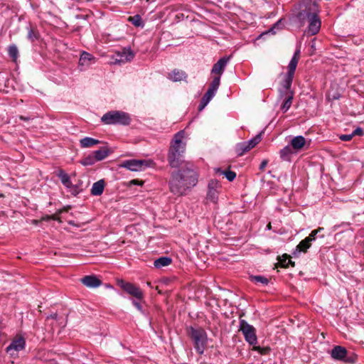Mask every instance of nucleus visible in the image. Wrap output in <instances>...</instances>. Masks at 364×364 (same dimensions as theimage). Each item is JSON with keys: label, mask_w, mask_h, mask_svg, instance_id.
Segmentation results:
<instances>
[{"label": "nucleus", "mask_w": 364, "mask_h": 364, "mask_svg": "<svg viewBox=\"0 0 364 364\" xmlns=\"http://www.w3.org/2000/svg\"><path fill=\"white\" fill-rule=\"evenodd\" d=\"M171 262L172 259L168 257H161L154 261V264L156 268H161L168 266Z\"/></svg>", "instance_id": "nucleus-24"}, {"label": "nucleus", "mask_w": 364, "mask_h": 364, "mask_svg": "<svg viewBox=\"0 0 364 364\" xmlns=\"http://www.w3.org/2000/svg\"><path fill=\"white\" fill-rule=\"evenodd\" d=\"M208 103L209 102L203 97L198 106V110H203Z\"/></svg>", "instance_id": "nucleus-44"}, {"label": "nucleus", "mask_w": 364, "mask_h": 364, "mask_svg": "<svg viewBox=\"0 0 364 364\" xmlns=\"http://www.w3.org/2000/svg\"><path fill=\"white\" fill-rule=\"evenodd\" d=\"M208 103L209 102L203 97L198 106V110H203Z\"/></svg>", "instance_id": "nucleus-45"}, {"label": "nucleus", "mask_w": 364, "mask_h": 364, "mask_svg": "<svg viewBox=\"0 0 364 364\" xmlns=\"http://www.w3.org/2000/svg\"><path fill=\"white\" fill-rule=\"evenodd\" d=\"M293 95H289L287 97V98L284 100L282 107L281 109L284 113L287 112V110L291 107V102H292Z\"/></svg>", "instance_id": "nucleus-34"}, {"label": "nucleus", "mask_w": 364, "mask_h": 364, "mask_svg": "<svg viewBox=\"0 0 364 364\" xmlns=\"http://www.w3.org/2000/svg\"><path fill=\"white\" fill-rule=\"evenodd\" d=\"M93 153L82 159L80 161L83 166H92L96 162Z\"/></svg>", "instance_id": "nucleus-33"}, {"label": "nucleus", "mask_w": 364, "mask_h": 364, "mask_svg": "<svg viewBox=\"0 0 364 364\" xmlns=\"http://www.w3.org/2000/svg\"><path fill=\"white\" fill-rule=\"evenodd\" d=\"M187 334L193 343L194 348L199 355L204 353L208 343L206 331L200 326H189L186 328Z\"/></svg>", "instance_id": "nucleus-3"}, {"label": "nucleus", "mask_w": 364, "mask_h": 364, "mask_svg": "<svg viewBox=\"0 0 364 364\" xmlns=\"http://www.w3.org/2000/svg\"><path fill=\"white\" fill-rule=\"evenodd\" d=\"M250 150V149H249V146H247V144L245 141L238 143L235 146V152L237 153V156H242L245 153L249 151Z\"/></svg>", "instance_id": "nucleus-29"}, {"label": "nucleus", "mask_w": 364, "mask_h": 364, "mask_svg": "<svg viewBox=\"0 0 364 364\" xmlns=\"http://www.w3.org/2000/svg\"><path fill=\"white\" fill-rule=\"evenodd\" d=\"M262 139V137H261V134H259L257 135H256L254 138H252V139L249 140V141H245L247 144V146H249V149H252V148H254L257 144H259V142L261 141Z\"/></svg>", "instance_id": "nucleus-35"}, {"label": "nucleus", "mask_w": 364, "mask_h": 364, "mask_svg": "<svg viewBox=\"0 0 364 364\" xmlns=\"http://www.w3.org/2000/svg\"><path fill=\"white\" fill-rule=\"evenodd\" d=\"M58 177L60 179L61 183L64 186L67 188H69L72 186V182L70 181V176L65 172L64 170L60 169L57 173Z\"/></svg>", "instance_id": "nucleus-22"}, {"label": "nucleus", "mask_w": 364, "mask_h": 364, "mask_svg": "<svg viewBox=\"0 0 364 364\" xmlns=\"http://www.w3.org/2000/svg\"><path fill=\"white\" fill-rule=\"evenodd\" d=\"M305 143L306 139L303 136H296L291 139L290 146L294 150L298 151L304 146Z\"/></svg>", "instance_id": "nucleus-18"}, {"label": "nucleus", "mask_w": 364, "mask_h": 364, "mask_svg": "<svg viewBox=\"0 0 364 364\" xmlns=\"http://www.w3.org/2000/svg\"><path fill=\"white\" fill-rule=\"evenodd\" d=\"M280 157L282 160L287 161L289 156L293 154V149L290 145H287L280 150Z\"/></svg>", "instance_id": "nucleus-28"}, {"label": "nucleus", "mask_w": 364, "mask_h": 364, "mask_svg": "<svg viewBox=\"0 0 364 364\" xmlns=\"http://www.w3.org/2000/svg\"><path fill=\"white\" fill-rule=\"evenodd\" d=\"M252 350L258 352L261 355H267L271 350L269 347H260V346H257L255 345L253 346Z\"/></svg>", "instance_id": "nucleus-39"}, {"label": "nucleus", "mask_w": 364, "mask_h": 364, "mask_svg": "<svg viewBox=\"0 0 364 364\" xmlns=\"http://www.w3.org/2000/svg\"><path fill=\"white\" fill-rule=\"evenodd\" d=\"M38 32L31 28L28 32V35H27V38L28 40H30L31 41L33 42L35 40L38 39Z\"/></svg>", "instance_id": "nucleus-40"}, {"label": "nucleus", "mask_w": 364, "mask_h": 364, "mask_svg": "<svg viewBox=\"0 0 364 364\" xmlns=\"http://www.w3.org/2000/svg\"><path fill=\"white\" fill-rule=\"evenodd\" d=\"M198 181V174L194 168V165L192 163L185 164L181 168L171 173L168 188L175 196H183L196 186Z\"/></svg>", "instance_id": "nucleus-1"}, {"label": "nucleus", "mask_w": 364, "mask_h": 364, "mask_svg": "<svg viewBox=\"0 0 364 364\" xmlns=\"http://www.w3.org/2000/svg\"><path fill=\"white\" fill-rule=\"evenodd\" d=\"M100 141L97 139L86 136L80 141V146L82 148H88L100 144Z\"/></svg>", "instance_id": "nucleus-23"}, {"label": "nucleus", "mask_w": 364, "mask_h": 364, "mask_svg": "<svg viewBox=\"0 0 364 364\" xmlns=\"http://www.w3.org/2000/svg\"><path fill=\"white\" fill-rule=\"evenodd\" d=\"M132 304L139 311L142 312V306L139 301L136 300L132 301Z\"/></svg>", "instance_id": "nucleus-48"}, {"label": "nucleus", "mask_w": 364, "mask_h": 364, "mask_svg": "<svg viewBox=\"0 0 364 364\" xmlns=\"http://www.w3.org/2000/svg\"><path fill=\"white\" fill-rule=\"evenodd\" d=\"M230 59V56H224L220 58L217 63H215L212 69L211 74L214 75L213 77H219V83L220 84V77L225 71V68L227 66L229 60Z\"/></svg>", "instance_id": "nucleus-13"}, {"label": "nucleus", "mask_w": 364, "mask_h": 364, "mask_svg": "<svg viewBox=\"0 0 364 364\" xmlns=\"http://www.w3.org/2000/svg\"><path fill=\"white\" fill-rule=\"evenodd\" d=\"M26 341L21 335H16L11 341V343L6 347V351L11 356L14 357L16 353L25 348Z\"/></svg>", "instance_id": "nucleus-10"}, {"label": "nucleus", "mask_w": 364, "mask_h": 364, "mask_svg": "<svg viewBox=\"0 0 364 364\" xmlns=\"http://www.w3.org/2000/svg\"><path fill=\"white\" fill-rule=\"evenodd\" d=\"M105 186V183L103 179L94 183L90 191L91 195L96 196H101L103 193Z\"/></svg>", "instance_id": "nucleus-17"}, {"label": "nucleus", "mask_w": 364, "mask_h": 364, "mask_svg": "<svg viewBox=\"0 0 364 364\" xmlns=\"http://www.w3.org/2000/svg\"><path fill=\"white\" fill-rule=\"evenodd\" d=\"M287 264H288V267H289V265L292 266V267H294L295 264H294V262H292L290 258L289 257V259H288V262H287Z\"/></svg>", "instance_id": "nucleus-52"}, {"label": "nucleus", "mask_w": 364, "mask_h": 364, "mask_svg": "<svg viewBox=\"0 0 364 364\" xmlns=\"http://www.w3.org/2000/svg\"><path fill=\"white\" fill-rule=\"evenodd\" d=\"M219 77H213L207 92L203 97L208 102H210L211 99L215 96L218 89L219 88Z\"/></svg>", "instance_id": "nucleus-14"}, {"label": "nucleus", "mask_w": 364, "mask_h": 364, "mask_svg": "<svg viewBox=\"0 0 364 364\" xmlns=\"http://www.w3.org/2000/svg\"><path fill=\"white\" fill-rule=\"evenodd\" d=\"M319 11L318 0H299L296 17L304 23L310 15L319 14Z\"/></svg>", "instance_id": "nucleus-4"}, {"label": "nucleus", "mask_w": 364, "mask_h": 364, "mask_svg": "<svg viewBox=\"0 0 364 364\" xmlns=\"http://www.w3.org/2000/svg\"><path fill=\"white\" fill-rule=\"evenodd\" d=\"M19 118H20V119L23 120V121H28L30 119V117H24V116H22V115H21L19 117Z\"/></svg>", "instance_id": "nucleus-53"}, {"label": "nucleus", "mask_w": 364, "mask_h": 364, "mask_svg": "<svg viewBox=\"0 0 364 364\" xmlns=\"http://www.w3.org/2000/svg\"><path fill=\"white\" fill-rule=\"evenodd\" d=\"M80 281L85 286L89 288H96L102 284V281L94 274L85 276Z\"/></svg>", "instance_id": "nucleus-15"}, {"label": "nucleus", "mask_w": 364, "mask_h": 364, "mask_svg": "<svg viewBox=\"0 0 364 364\" xmlns=\"http://www.w3.org/2000/svg\"><path fill=\"white\" fill-rule=\"evenodd\" d=\"M59 215H60V213H58V210H57L55 214L48 216L47 220H55L59 223H61L62 221L59 217Z\"/></svg>", "instance_id": "nucleus-43"}, {"label": "nucleus", "mask_w": 364, "mask_h": 364, "mask_svg": "<svg viewBox=\"0 0 364 364\" xmlns=\"http://www.w3.org/2000/svg\"><path fill=\"white\" fill-rule=\"evenodd\" d=\"M353 136V134H352V133L350 134H341L339 136V139L343 141H348L352 139Z\"/></svg>", "instance_id": "nucleus-46"}, {"label": "nucleus", "mask_w": 364, "mask_h": 364, "mask_svg": "<svg viewBox=\"0 0 364 364\" xmlns=\"http://www.w3.org/2000/svg\"><path fill=\"white\" fill-rule=\"evenodd\" d=\"M68 223H69L70 225H75V224L74 221H72V220L68 221Z\"/></svg>", "instance_id": "nucleus-55"}, {"label": "nucleus", "mask_w": 364, "mask_h": 364, "mask_svg": "<svg viewBox=\"0 0 364 364\" xmlns=\"http://www.w3.org/2000/svg\"><path fill=\"white\" fill-rule=\"evenodd\" d=\"M250 280L255 284L261 283L262 285L266 286L269 284V279L262 275H250Z\"/></svg>", "instance_id": "nucleus-30"}, {"label": "nucleus", "mask_w": 364, "mask_h": 364, "mask_svg": "<svg viewBox=\"0 0 364 364\" xmlns=\"http://www.w3.org/2000/svg\"><path fill=\"white\" fill-rule=\"evenodd\" d=\"M324 229L323 228H318L316 230H314L311 231V232L309 234L308 237H306L305 239L308 240L309 242L311 244L312 241H314L316 238V235L321 231H323Z\"/></svg>", "instance_id": "nucleus-37"}, {"label": "nucleus", "mask_w": 364, "mask_h": 364, "mask_svg": "<svg viewBox=\"0 0 364 364\" xmlns=\"http://www.w3.org/2000/svg\"><path fill=\"white\" fill-rule=\"evenodd\" d=\"M352 134L354 136H363L364 131L361 127H357L353 132Z\"/></svg>", "instance_id": "nucleus-47"}, {"label": "nucleus", "mask_w": 364, "mask_h": 364, "mask_svg": "<svg viewBox=\"0 0 364 364\" xmlns=\"http://www.w3.org/2000/svg\"><path fill=\"white\" fill-rule=\"evenodd\" d=\"M318 237H320L323 238V237H324V235H319Z\"/></svg>", "instance_id": "nucleus-56"}, {"label": "nucleus", "mask_w": 364, "mask_h": 364, "mask_svg": "<svg viewBox=\"0 0 364 364\" xmlns=\"http://www.w3.org/2000/svg\"><path fill=\"white\" fill-rule=\"evenodd\" d=\"M184 135L185 132L183 130L178 132L174 135L173 141L170 146L167 159L171 168H181L182 166H184L185 164L190 163L184 160L186 146L182 142Z\"/></svg>", "instance_id": "nucleus-2"}, {"label": "nucleus", "mask_w": 364, "mask_h": 364, "mask_svg": "<svg viewBox=\"0 0 364 364\" xmlns=\"http://www.w3.org/2000/svg\"><path fill=\"white\" fill-rule=\"evenodd\" d=\"M8 54L14 61L16 60L18 57V50L16 45L13 44L9 46Z\"/></svg>", "instance_id": "nucleus-31"}, {"label": "nucleus", "mask_w": 364, "mask_h": 364, "mask_svg": "<svg viewBox=\"0 0 364 364\" xmlns=\"http://www.w3.org/2000/svg\"><path fill=\"white\" fill-rule=\"evenodd\" d=\"M129 21L135 26H143V22L139 15H135L129 18Z\"/></svg>", "instance_id": "nucleus-38"}, {"label": "nucleus", "mask_w": 364, "mask_h": 364, "mask_svg": "<svg viewBox=\"0 0 364 364\" xmlns=\"http://www.w3.org/2000/svg\"><path fill=\"white\" fill-rule=\"evenodd\" d=\"M57 318H58V314H57L56 313L53 314H50V316H48L47 317V318H48H48H52V319H55V320H56V319H57Z\"/></svg>", "instance_id": "nucleus-51"}, {"label": "nucleus", "mask_w": 364, "mask_h": 364, "mask_svg": "<svg viewBox=\"0 0 364 364\" xmlns=\"http://www.w3.org/2000/svg\"><path fill=\"white\" fill-rule=\"evenodd\" d=\"M2 197H4V195L0 193V198H2Z\"/></svg>", "instance_id": "nucleus-57"}, {"label": "nucleus", "mask_w": 364, "mask_h": 364, "mask_svg": "<svg viewBox=\"0 0 364 364\" xmlns=\"http://www.w3.org/2000/svg\"><path fill=\"white\" fill-rule=\"evenodd\" d=\"M215 172L224 175L229 181H232L236 178V173L230 170L223 171L221 168H218L215 169Z\"/></svg>", "instance_id": "nucleus-26"}, {"label": "nucleus", "mask_w": 364, "mask_h": 364, "mask_svg": "<svg viewBox=\"0 0 364 364\" xmlns=\"http://www.w3.org/2000/svg\"><path fill=\"white\" fill-rule=\"evenodd\" d=\"M120 57H121V58L119 60L120 62L121 61L122 62H124V61L129 62L134 58V53H133L132 50H131L130 48L124 49Z\"/></svg>", "instance_id": "nucleus-27"}, {"label": "nucleus", "mask_w": 364, "mask_h": 364, "mask_svg": "<svg viewBox=\"0 0 364 364\" xmlns=\"http://www.w3.org/2000/svg\"><path fill=\"white\" fill-rule=\"evenodd\" d=\"M221 188V185L218 181L215 179L209 181L206 195L207 201L215 204L217 203Z\"/></svg>", "instance_id": "nucleus-8"}, {"label": "nucleus", "mask_w": 364, "mask_h": 364, "mask_svg": "<svg viewBox=\"0 0 364 364\" xmlns=\"http://www.w3.org/2000/svg\"><path fill=\"white\" fill-rule=\"evenodd\" d=\"M94 59L92 55L87 52H83L80 55L79 65L82 66L89 65L90 62Z\"/></svg>", "instance_id": "nucleus-25"}, {"label": "nucleus", "mask_w": 364, "mask_h": 364, "mask_svg": "<svg viewBox=\"0 0 364 364\" xmlns=\"http://www.w3.org/2000/svg\"><path fill=\"white\" fill-rule=\"evenodd\" d=\"M309 22L307 27V33L309 35L314 36L317 34L321 28V21L319 18L318 14L310 15L306 18V21Z\"/></svg>", "instance_id": "nucleus-12"}, {"label": "nucleus", "mask_w": 364, "mask_h": 364, "mask_svg": "<svg viewBox=\"0 0 364 364\" xmlns=\"http://www.w3.org/2000/svg\"><path fill=\"white\" fill-rule=\"evenodd\" d=\"M150 164V161L129 159L123 161L119 165V167L125 168L132 171H140L144 170L145 168L149 166Z\"/></svg>", "instance_id": "nucleus-9"}, {"label": "nucleus", "mask_w": 364, "mask_h": 364, "mask_svg": "<svg viewBox=\"0 0 364 364\" xmlns=\"http://www.w3.org/2000/svg\"><path fill=\"white\" fill-rule=\"evenodd\" d=\"M240 331L244 335L245 341L250 345L254 346L257 343L255 328L249 324L245 320L240 321Z\"/></svg>", "instance_id": "nucleus-7"}, {"label": "nucleus", "mask_w": 364, "mask_h": 364, "mask_svg": "<svg viewBox=\"0 0 364 364\" xmlns=\"http://www.w3.org/2000/svg\"><path fill=\"white\" fill-rule=\"evenodd\" d=\"M311 244L306 239L301 240L296 247L295 251L293 252L294 257H297L300 252H306L307 250L310 248Z\"/></svg>", "instance_id": "nucleus-21"}, {"label": "nucleus", "mask_w": 364, "mask_h": 364, "mask_svg": "<svg viewBox=\"0 0 364 364\" xmlns=\"http://www.w3.org/2000/svg\"><path fill=\"white\" fill-rule=\"evenodd\" d=\"M282 19H279L277 23H275L274 26L270 28L269 32L275 33L274 29H282Z\"/></svg>", "instance_id": "nucleus-42"}, {"label": "nucleus", "mask_w": 364, "mask_h": 364, "mask_svg": "<svg viewBox=\"0 0 364 364\" xmlns=\"http://www.w3.org/2000/svg\"><path fill=\"white\" fill-rule=\"evenodd\" d=\"M289 256L287 254L283 255L279 259V263L280 264L282 267L287 268L288 267V259Z\"/></svg>", "instance_id": "nucleus-41"}, {"label": "nucleus", "mask_w": 364, "mask_h": 364, "mask_svg": "<svg viewBox=\"0 0 364 364\" xmlns=\"http://www.w3.org/2000/svg\"><path fill=\"white\" fill-rule=\"evenodd\" d=\"M331 355L336 360H345L347 350L343 346H336L332 349Z\"/></svg>", "instance_id": "nucleus-16"}, {"label": "nucleus", "mask_w": 364, "mask_h": 364, "mask_svg": "<svg viewBox=\"0 0 364 364\" xmlns=\"http://www.w3.org/2000/svg\"><path fill=\"white\" fill-rule=\"evenodd\" d=\"M132 183H134V184H138V185H142L143 184V182H139L137 180H133L132 181Z\"/></svg>", "instance_id": "nucleus-54"}, {"label": "nucleus", "mask_w": 364, "mask_h": 364, "mask_svg": "<svg viewBox=\"0 0 364 364\" xmlns=\"http://www.w3.org/2000/svg\"><path fill=\"white\" fill-rule=\"evenodd\" d=\"M70 209H71V206L67 205V206L63 207V208L58 210V213L62 214L63 213L68 212V210Z\"/></svg>", "instance_id": "nucleus-49"}, {"label": "nucleus", "mask_w": 364, "mask_h": 364, "mask_svg": "<svg viewBox=\"0 0 364 364\" xmlns=\"http://www.w3.org/2000/svg\"><path fill=\"white\" fill-rule=\"evenodd\" d=\"M82 182L80 180H79L77 183L75 185L72 183V186L69 188V189H70L71 193L75 196L78 195L80 192L82 191Z\"/></svg>", "instance_id": "nucleus-32"}, {"label": "nucleus", "mask_w": 364, "mask_h": 364, "mask_svg": "<svg viewBox=\"0 0 364 364\" xmlns=\"http://www.w3.org/2000/svg\"><path fill=\"white\" fill-rule=\"evenodd\" d=\"M324 229L323 228H318L316 230H314L311 231V232L309 234L308 237H306L305 239L308 240L309 242L311 244L312 241H314L316 238V235L321 231H323Z\"/></svg>", "instance_id": "nucleus-36"}, {"label": "nucleus", "mask_w": 364, "mask_h": 364, "mask_svg": "<svg viewBox=\"0 0 364 364\" xmlns=\"http://www.w3.org/2000/svg\"><path fill=\"white\" fill-rule=\"evenodd\" d=\"M118 285L127 294L133 296L137 300L141 301L144 298V294L142 291L134 284L127 282L123 280L118 281Z\"/></svg>", "instance_id": "nucleus-11"}, {"label": "nucleus", "mask_w": 364, "mask_h": 364, "mask_svg": "<svg viewBox=\"0 0 364 364\" xmlns=\"http://www.w3.org/2000/svg\"><path fill=\"white\" fill-rule=\"evenodd\" d=\"M188 77L187 74L178 69H174L171 73L168 74V77L173 82H178L186 79Z\"/></svg>", "instance_id": "nucleus-20"}, {"label": "nucleus", "mask_w": 364, "mask_h": 364, "mask_svg": "<svg viewBox=\"0 0 364 364\" xmlns=\"http://www.w3.org/2000/svg\"><path fill=\"white\" fill-rule=\"evenodd\" d=\"M101 122L104 124H119L123 126L129 125L131 118L128 113L122 111H109L101 117Z\"/></svg>", "instance_id": "nucleus-5"}, {"label": "nucleus", "mask_w": 364, "mask_h": 364, "mask_svg": "<svg viewBox=\"0 0 364 364\" xmlns=\"http://www.w3.org/2000/svg\"><path fill=\"white\" fill-rule=\"evenodd\" d=\"M111 150L107 146L101 147L100 149L92 152L97 161H102L107 158L111 153Z\"/></svg>", "instance_id": "nucleus-19"}, {"label": "nucleus", "mask_w": 364, "mask_h": 364, "mask_svg": "<svg viewBox=\"0 0 364 364\" xmlns=\"http://www.w3.org/2000/svg\"><path fill=\"white\" fill-rule=\"evenodd\" d=\"M267 164H268V160L264 159L259 165V170L263 171L264 169V168L266 167V166L267 165Z\"/></svg>", "instance_id": "nucleus-50"}, {"label": "nucleus", "mask_w": 364, "mask_h": 364, "mask_svg": "<svg viewBox=\"0 0 364 364\" xmlns=\"http://www.w3.org/2000/svg\"><path fill=\"white\" fill-rule=\"evenodd\" d=\"M299 58H300V49L297 48L295 50L294 55L291 58V59L289 63L288 72L286 74V75L284 76V78L282 83L283 87L284 89H286L287 90H289L291 88V84L293 82V78H294V73H295V70L296 69Z\"/></svg>", "instance_id": "nucleus-6"}]
</instances>
